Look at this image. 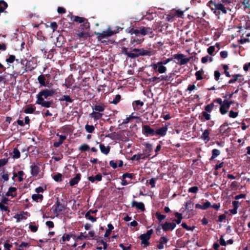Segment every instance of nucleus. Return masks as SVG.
I'll return each instance as SVG.
<instances>
[{"label": "nucleus", "mask_w": 250, "mask_h": 250, "mask_svg": "<svg viewBox=\"0 0 250 250\" xmlns=\"http://www.w3.org/2000/svg\"><path fill=\"white\" fill-rule=\"evenodd\" d=\"M85 129L87 132L92 133L94 130V127L92 125H86L85 126Z\"/></svg>", "instance_id": "nucleus-46"}, {"label": "nucleus", "mask_w": 250, "mask_h": 250, "mask_svg": "<svg viewBox=\"0 0 250 250\" xmlns=\"http://www.w3.org/2000/svg\"><path fill=\"white\" fill-rule=\"evenodd\" d=\"M140 35L144 36L146 35L151 34L152 33V29L150 27L140 26Z\"/></svg>", "instance_id": "nucleus-14"}, {"label": "nucleus", "mask_w": 250, "mask_h": 250, "mask_svg": "<svg viewBox=\"0 0 250 250\" xmlns=\"http://www.w3.org/2000/svg\"><path fill=\"white\" fill-rule=\"evenodd\" d=\"M62 206L60 202L58 201L57 202L56 204V206L54 209V212L57 215L62 210Z\"/></svg>", "instance_id": "nucleus-32"}, {"label": "nucleus", "mask_w": 250, "mask_h": 250, "mask_svg": "<svg viewBox=\"0 0 250 250\" xmlns=\"http://www.w3.org/2000/svg\"><path fill=\"white\" fill-rule=\"evenodd\" d=\"M203 73L204 71L203 69L196 72L195 75L197 80L199 81L203 79L202 74Z\"/></svg>", "instance_id": "nucleus-37"}, {"label": "nucleus", "mask_w": 250, "mask_h": 250, "mask_svg": "<svg viewBox=\"0 0 250 250\" xmlns=\"http://www.w3.org/2000/svg\"><path fill=\"white\" fill-rule=\"evenodd\" d=\"M17 188L15 187H10L9 188L8 191L6 193L5 196L9 197L11 196L12 197H15L17 196L16 191Z\"/></svg>", "instance_id": "nucleus-21"}, {"label": "nucleus", "mask_w": 250, "mask_h": 250, "mask_svg": "<svg viewBox=\"0 0 250 250\" xmlns=\"http://www.w3.org/2000/svg\"><path fill=\"white\" fill-rule=\"evenodd\" d=\"M138 118L136 116H133L132 115H130L128 117H127L124 120L123 122L122 123V125H125L128 123L132 119H134Z\"/></svg>", "instance_id": "nucleus-45"}, {"label": "nucleus", "mask_w": 250, "mask_h": 250, "mask_svg": "<svg viewBox=\"0 0 250 250\" xmlns=\"http://www.w3.org/2000/svg\"><path fill=\"white\" fill-rule=\"evenodd\" d=\"M82 23H83V24H81L80 25V29L81 30H84V29L89 30V29L90 23L88 22L87 19H86L85 20H84V21Z\"/></svg>", "instance_id": "nucleus-34"}, {"label": "nucleus", "mask_w": 250, "mask_h": 250, "mask_svg": "<svg viewBox=\"0 0 250 250\" xmlns=\"http://www.w3.org/2000/svg\"><path fill=\"white\" fill-rule=\"evenodd\" d=\"M110 166L113 168H116L118 166L121 167L123 165V162L122 161L119 160L117 161H110L109 162Z\"/></svg>", "instance_id": "nucleus-24"}, {"label": "nucleus", "mask_w": 250, "mask_h": 250, "mask_svg": "<svg viewBox=\"0 0 250 250\" xmlns=\"http://www.w3.org/2000/svg\"><path fill=\"white\" fill-rule=\"evenodd\" d=\"M27 212L22 211L20 214H16L14 218L16 219L17 222H20L22 220L26 219V217H25L24 215L27 214Z\"/></svg>", "instance_id": "nucleus-22"}, {"label": "nucleus", "mask_w": 250, "mask_h": 250, "mask_svg": "<svg viewBox=\"0 0 250 250\" xmlns=\"http://www.w3.org/2000/svg\"><path fill=\"white\" fill-rule=\"evenodd\" d=\"M167 126L168 125L165 124V125L163 127L155 129V136H165L166 134L167 131Z\"/></svg>", "instance_id": "nucleus-12"}, {"label": "nucleus", "mask_w": 250, "mask_h": 250, "mask_svg": "<svg viewBox=\"0 0 250 250\" xmlns=\"http://www.w3.org/2000/svg\"><path fill=\"white\" fill-rule=\"evenodd\" d=\"M45 80H46V79H45V75H40L38 77V81L39 82V83L42 86H47V83H45Z\"/></svg>", "instance_id": "nucleus-26"}, {"label": "nucleus", "mask_w": 250, "mask_h": 250, "mask_svg": "<svg viewBox=\"0 0 250 250\" xmlns=\"http://www.w3.org/2000/svg\"><path fill=\"white\" fill-rule=\"evenodd\" d=\"M142 133L146 136H155V130L147 125H142Z\"/></svg>", "instance_id": "nucleus-8"}, {"label": "nucleus", "mask_w": 250, "mask_h": 250, "mask_svg": "<svg viewBox=\"0 0 250 250\" xmlns=\"http://www.w3.org/2000/svg\"><path fill=\"white\" fill-rule=\"evenodd\" d=\"M168 241V239L166 237H161L160 239V243L163 244L167 243Z\"/></svg>", "instance_id": "nucleus-63"}, {"label": "nucleus", "mask_w": 250, "mask_h": 250, "mask_svg": "<svg viewBox=\"0 0 250 250\" xmlns=\"http://www.w3.org/2000/svg\"><path fill=\"white\" fill-rule=\"evenodd\" d=\"M150 66L152 67L154 71H157L161 74L164 73L167 71L166 67L164 66L163 64H160L159 62L156 63H152Z\"/></svg>", "instance_id": "nucleus-9"}, {"label": "nucleus", "mask_w": 250, "mask_h": 250, "mask_svg": "<svg viewBox=\"0 0 250 250\" xmlns=\"http://www.w3.org/2000/svg\"><path fill=\"white\" fill-rule=\"evenodd\" d=\"M71 20L73 21H75L76 22H78L80 23H82V22L84 21V20H85L86 19L81 17L78 16H73L72 14H71Z\"/></svg>", "instance_id": "nucleus-27"}, {"label": "nucleus", "mask_w": 250, "mask_h": 250, "mask_svg": "<svg viewBox=\"0 0 250 250\" xmlns=\"http://www.w3.org/2000/svg\"><path fill=\"white\" fill-rule=\"evenodd\" d=\"M162 229L165 231H168L169 230H172L176 227V224L174 223H170L166 222L164 224H161Z\"/></svg>", "instance_id": "nucleus-11"}, {"label": "nucleus", "mask_w": 250, "mask_h": 250, "mask_svg": "<svg viewBox=\"0 0 250 250\" xmlns=\"http://www.w3.org/2000/svg\"><path fill=\"white\" fill-rule=\"evenodd\" d=\"M85 217L86 219L91 221L92 222H95L96 221V218L90 215V211H88L86 213Z\"/></svg>", "instance_id": "nucleus-41"}, {"label": "nucleus", "mask_w": 250, "mask_h": 250, "mask_svg": "<svg viewBox=\"0 0 250 250\" xmlns=\"http://www.w3.org/2000/svg\"><path fill=\"white\" fill-rule=\"evenodd\" d=\"M106 107V106L104 103L96 104L92 106V109L93 111H95L101 113L103 112Z\"/></svg>", "instance_id": "nucleus-13"}, {"label": "nucleus", "mask_w": 250, "mask_h": 250, "mask_svg": "<svg viewBox=\"0 0 250 250\" xmlns=\"http://www.w3.org/2000/svg\"><path fill=\"white\" fill-rule=\"evenodd\" d=\"M128 48L125 46L122 47V53L126 55L127 57L134 59L142 56H150L152 55V51L150 50H145L144 48H130V51H128Z\"/></svg>", "instance_id": "nucleus-1"}, {"label": "nucleus", "mask_w": 250, "mask_h": 250, "mask_svg": "<svg viewBox=\"0 0 250 250\" xmlns=\"http://www.w3.org/2000/svg\"><path fill=\"white\" fill-rule=\"evenodd\" d=\"M220 154V152L218 149H214L212 151V156H218Z\"/></svg>", "instance_id": "nucleus-64"}, {"label": "nucleus", "mask_w": 250, "mask_h": 250, "mask_svg": "<svg viewBox=\"0 0 250 250\" xmlns=\"http://www.w3.org/2000/svg\"><path fill=\"white\" fill-rule=\"evenodd\" d=\"M79 149L82 152L87 151L90 150V147L87 144H83L80 146Z\"/></svg>", "instance_id": "nucleus-42"}, {"label": "nucleus", "mask_w": 250, "mask_h": 250, "mask_svg": "<svg viewBox=\"0 0 250 250\" xmlns=\"http://www.w3.org/2000/svg\"><path fill=\"white\" fill-rule=\"evenodd\" d=\"M62 174L61 173H58L56 175L53 176V179L56 182H60L62 181Z\"/></svg>", "instance_id": "nucleus-51"}, {"label": "nucleus", "mask_w": 250, "mask_h": 250, "mask_svg": "<svg viewBox=\"0 0 250 250\" xmlns=\"http://www.w3.org/2000/svg\"><path fill=\"white\" fill-rule=\"evenodd\" d=\"M90 116L94 120H99L103 117V114L95 111H93V112L90 114Z\"/></svg>", "instance_id": "nucleus-29"}, {"label": "nucleus", "mask_w": 250, "mask_h": 250, "mask_svg": "<svg viewBox=\"0 0 250 250\" xmlns=\"http://www.w3.org/2000/svg\"><path fill=\"white\" fill-rule=\"evenodd\" d=\"M35 110V107H33L32 104L28 105L26 108L24 110V112L26 114H32Z\"/></svg>", "instance_id": "nucleus-33"}, {"label": "nucleus", "mask_w": 250, "mask_h": 250, "mask_svg": "<svg viewBox=\"0 0 250 250\" xmlns=\"http://www.w3.org/2000/svg\"><path fill=\"white\" fill-rule=\"evenodd\" d=\"M0 209L2 211H9L7 205L1 203H0Z\"/></svg>", "instance_id": "nucleus-52"}, {"label": "nucleus", "mask_w": 250, "mask_h": 250, "mask_svg": "<svg viewBox=\"0 0 250 250\" xmlns=\"http://www.w3.org/2000/svg\"><path fill=\"white\" fill-rule=\"evenodd\" d=\"M153 230L152 229L148 230L146 233L141 234L140 236V238L142 240V244L147 246L149 245L148 240L151 238V236L153 233Z\"/></svg>", "instance_id": "nucleus-7"}, {"label": "nucleus", "mask_w": 250, "mask_h": 250, "mask_svg": "<svg viewBox=\"0 0 250 250\" xmlns=\"http://www.w3.org/2000/svg\"><path fill=\"white\" fill-rule=\"evenodd\" d=\"M238 115V112H234L233 110H230L229 113V117L230 118H235Z\"/></svg>", "instance_id": "nucleus-53"}, {"label": "nucleus", "mask_w": 250, "mask_h": 250, "mask_svg": "<svg viewBox=\"0 0 250 250\" xmlns=\"http://www.w3.org/2000/svg\"><path fill=\"white\" fill-rule=\"evenodd\" d=\"M32 199L33 201L37 202H41L42 200L43 196L42 194H34L32 196Z\"/></svg>", "instance_id": "nucleus-31"}, {"label": "nucleus", "mask_w": 250, "mask_h": 250, "mask_svg": "<svg viewBox=\"0 0 250 250\" xmlns=\"http://www.w3.org/2000/svg\"><path fill=\"white\" fill-rule=\"evenodd\" d=\"M172 12L175 17L176 16L177 17H182V16L184 15V12L180 10H176Z\"/></svg>", "instance_id": "nucleus-48"}, {"label": "nucleus", "mask_w": 250, "mask_h": 250, "mask_svg": "<svg viewBox=\"0 0 250 250\" xmlns=\"http://www.w3.org/2000/svg\"><path fill=\"white\" fill-rule=\"evenodd\" d=\"M155 216L160 222H162L166 217V215L161 214L160 212H156Z\"/></svg>", "instance_id": "nucleus-43"}, {"label": "nucleus", "mask_w": 250, "mask_h": 250, "mask_svg": "<svg viewBox=\"0 0 250 250\" xmlns=\"http://www.w3.org/2000/svg\"><path fill=\"white\" fill-rule=\"evenodd\" d=\"M102 179V176L101 174H99L95 176H89L88 177V180L92 183H94L96 181H101Z\"/></svg>", "instance_id": "nucleus-25"}, {"label": "nucleus", "mask_w": 250, "mask_h": 250, "mask_svg": "<svg viewBox=\"0 0 250 250\" xmlns=\"http://www.w3.org/2000/svg\"><path fill=\"white\" fill-rule=\"evenodd\" d=\"M125 31L126 32L128 33L131 35H135V38L132 37L130 38V40L129 41V42L130 43V44H134V46L135 44H140L143 42L144 39H140V38H141L140 36V27H134L133 26H130L126 28Z\"/></svg>", "instance_id": "nucleus-2"}, {"label": "nucleus", "mask_w": 250, "mask_h": 250, "mask_svg": "<svg viewBox=\"0 0 250 250\" xmlns=\"http://www.w3.org/2000/svg\"><path fill=\"white\" fill-rule=\"evenodd\" d=\"M185 55L183 54H176L173 55V58L177 60L180 61L178 64L180 65H183L188 62L192 57L188 58H184Z\"/></svg>", "instance_id": "nucleus-6"}, {"label": "nucleus", "mask_w": 250, "mask_h": 250, "mask_svg": "<svg viewBox=\"0 0 250 250\" xmlns=\"http://www.w3.org/2000/svg\"><path fill=\"white\" fill-rule=\"evenodd\" d=\"M120 43H121V45H127V44H128V45L131 44L130 43H129V41L127 40V38H124L123 39H122L120 41Z\"/></svg>", "instance_id": "nucleus-55"}, {"label": "nucleus", "mask_w": 250, "mask_h": 250, "mask_svg": "<svg viewBox=\"0 0 250 250\" xmlns=\"http://www.w3.org/2000/svg\"><path fill=\"white\" fill-rule=\"evenodd\" d=\"M198 190V188L197 187H192L188 188V191L189 192L196 193Z\"/></svg>", "instance_id": "nucleus-57"}, {"label": "nucleus", "mask_w": 250, "mask_h": 250, "mask_svg": "<svg viewBox=\"0 0 250 250\" xmlns=\"http://www.w3.org/2000/svg\"><path fill=\"white\" fill-rule=\"evenodd\" d=\"M121 99V95L120 94H117L115 96V97L114 98L113 100L112 101H109V103L110 104H118L120 102Z\"/></svg>", "instance_id": "nucleus-38"}, {"label": "nucleus", "mask_w": 250, "mask_h": 250, "mask_svg": "<svg viewBox=\"0 0 250 250\" xmlns=\"http://www.w3.org/2000/svg\"><path fill=\"white\" fill-rule=\"evenodd\" d=\"M175 216L177 218V219L174 220V221H175L178 224H180L183 218L182 215L181 213L176 212L175 213Z\"/></svg>", "instance_id": "nucleus-44"}, {"label": "nucleus", "mask_w": 250, "mask_h": 250, "mask_svg": "<svg viewBox=\"0 0 250 250\" xmlns=\"http://www.w3.org/2000/svg\"><path fill=\"white\" fill-rule=\"evenodd\" d=\"M220 75H221V74L219 71L216 70L214 71V79L216 81H218L219 80Z\"/></svg>", "instance_id": "nucleus-61"}, {"label": "nucleus", "mask_w": 250, "mask_h": 250, "mask_svg": "<svg viewBox=\"0 0 250 250\" xmlns=\"http://www.w3.org/2000/svg\"><path fill=\"white\" fill-rule=\"evenodd\" d=\"M202 116L203 118H204V120H203V118H202L201 120L202 121H208L210 119V115L206 111H203L202 112Z\"/></svg>", "instance_id": "nucleus-39"}, {"label": "nucleus", "mask_w": 250, "mask_h": 250, "mask_svg": "<svg viewBox=\"0 0 250 250\" xmlns=\"http://www.w3.org/2000/svg\"><path fill=\"white\" fill-rule=\"evenodd\" d=\"M210 130L206 129L204 130L203 133L201 136V138L204 140L206 143H207L210 141L209 137Z\"/></svg>", "instance_id": "nucleus-20"}, {"label": "nucleus", "mask_w": 250, "mask_h": 250, "mask_svg": "<svg viewBox=\"0 0 250 250\" xmlns=\"http://www.w3.org/2000/svg\"><path fill=\"white\" fill-rule=\"evenodd\" d=\"M145 146V151L146 153L147 154V156H149L151 155L150 153L152 151L153 146L151 144L149 143H146Z\"/></svg>", "instance_id": "nucleus-28"}, {"label": "nucleus", "mask_w": 250, "mask_h": 250, "mask_svg": "<svg viewBox=\"0 0 250 250\" xmlns=\"http://www.w3.org/2000/svg\"><path fill=\"white\" fill-rule=\"evenodd\" d=\"M20 151L23 152L25 151V149L22 148L21 145H18L14 148L12 156H20Z\"/></svg>", "instance_id": "nucleus-19"}, {"label": "nucleus", "mask_w": 250, "mask_h": 250, "mask_svg": "<svg viewBox=\"0 0 250 250\" xmlns=\"http://www.w3.org/2000/svg\"><path fill=\"white\" fill-rule=\"evenodd\" d=\"M81 176L80 173H78L73 178L71 179L69 182L70 186H73L77 184L81 179Z\"/></svg>", "instance_id": "nucleus-23"}, {"label": "nucleus", "mask_w": 250, "mask_h": 250, "mask_svg": "<svg viewBox=\"0 0 250 250\" xmlns=\"http://www.w3.org/2000/svg\"><path fill=\"white\" fill-rule=\"evenodd\" d=\"M237 76H235V74L233 75L232 77H233L232 79H230L228 82V84H231L234 83L235 82H238V79L237 78Z\"/></svg>", "instance_id": "nucleus-58"}, {"label": "nucleus", "mask_w": 250, "mask_h": 250, "mask_svg": "<svg viewBox=\"0 0 250 250\" xmlns=\"http://www.w3.org/2000/svg\"><path fill=\"white\" fill-rule=\"evenodd\" d=\"M172 80L171 76H161V81H170Z\"/></svg>", "instance_id": "nucleus-62"}, {"label": "nucleus", "mask_w": 250, "mask_h": 250, "mask_svg": "<svg viewBox=\"0 0 250 250\" xmlns=\"http://www.w3.org/2000/svg\"><path fill=\"white\" fill-rule=\"evenodd\" d=\"M215 51V47L214 46H209L208 48V50H207V52L210 55H213V53Z\"/></svg>", "instance_id": "nucleus-54"}, {"label": "nucleus", "mask_w": 250, "mask_h": 250, "mask_svg": "<svg viewBox=\"0 0 250 250\" xmlns=\"http://www.w3.org/2000/svg\"><path fill=\"white\" fill-rule=\"evenodd\" d=\"M29 228L32 232H35L38 230V226L35 225H30Z\"/></svg>", "instance_id": "nucleus-60"}, {"label": "nucleus", "mask_w": 250, "mask_h": 250, "mask_svg": "<svg viewBox=\"0 0 250 250\" xmlns=\"http://www.w3.org/2000/svg\"><path fill=\"white\" fill-rule=\"evenodd\" d=\"M99 147L101 152L105 155L107 154L109 152L110 147L109 146H105L104 144H101Z\"/></svg>", "instance_id": "nucleus-30"}, {"label": "nucleus", "mask_w": 250, "mask_h": 250, "mask_svg": "<svg viewBox=\"0 0 250 250\" xmlns=\"http://www.w3.org/2000/svg\"><path fill=\"white\" fill-rule=\"evenodd\" d=\"M118 32V31H112L110 28L109 27L107 30L103 31L102 33L95 32V34L97 36V39L99 41L104 42L105 41L103 40V39L110 37Z\"/></svg>", "instance_id": "nucleus-5"}, {"label": "nucleus", "mask_w": 250, "mask_h": 250, "mask_svg": "<svg viewBox=\"0 0 250 250\" xmlns=\"http://www.w3.org/2000/svg\"><path fill=\"white\" fill-rule=\"evenodd\" d=\"M59 100L61 102L65 101L70 103L73 102V99H71L69 95H63L62 97L59 99Z\"/></svg>", "instance_id": "nucleus-35"}, {"label": "nucleus", "mask_w": 250, "mask_h": 250, "mask_svg": "<svg viewBox=\"0 0 250 250\" xmlns=\"http://www.w3.org/2000/svg\"><path fill=\"white\" fill-rule=\"evenodd\" d=\"M30 168L31 175L33 176H37L40 170V167L34 164L30 166Z\"/></svg>", "instance_id": "nucleus-18"}, {"label": "nucleus", "mask_w": 250, "mask_h": 250, "mask_svg": "<svg viewBox=\"0 0 250 250\" xmlns=\"http://www.w3.org/2000/svg\"><path fill=\"white\" fill-rule=\"evenodd\" d=\"M181 226L183 227V228H184L187 230H193L195 228V227H194V226H193L192 227L188 226V225L185 223H183L182 224Z\"/></svg>", "instance_id": "nucleus-56"}, {"label": "nucleus", "mask_w": 250, "mask_h": 250, "mask_svg": "<svg viewBox=\"0 0 250 250\" xmlns=\"http://www.w3.org/2000/svg\"><path fill=\"white\" fill-rule=\"evenodd\" d=\"M36 104L41 105V106L49 108L52 107V105L54 104L53 100L45 101L44 100L36 101Z\"/></svg>", "instance_id": "nucleus-10"}, {"label": "nucleus", "mask_w": 250, "mask_h": 250, "mask_svg": "<svg viewBox=\"0 0 250 250\" xmlns=\"http://www.w3.org/2000/svg\"><path fill=\"white\" fill-rule=\"evenodd\" d=\"M132 208L135 207L137 209L144 211L145 209V205L142 202H137L135 201H133L131 204Z\"/></svg>", "instance_id": "nucleus-15"}, {"label": "nucleus", "mask_w": 250, "mask_h": 250, "mask_svg": "<svg viewBox=\"0 0 250 250\" xmlns=\"http://www.w3.org/2000/svg\"><path fill=\"white\" fill-rule=\"evenodd\" d=\"M78 35L80 38H83V39H86L88 37V32L82 31V32H79V33L78 34Z\"/></svg>", "instance_id": "nucleus-47"}, {"label": "nucleus", "mask_w": 250, "mask_h": 250, "mask_svg": "<svg viewBox=\"0 0 250 250\" xmlns=\"http://www.w3.org/2000/svg\"><path fill=\"white\" fill-rule=\"evenodd\" d=\"M55 93V90L54 89H44L42 90L37 95V101L47 99L49 97L53 96Z\"/></svg>", "instance_id": "nucleus-4"}, {"label": "nucleus", "mask_w": 250, "mask_h": 250, "mask_svg": "<svg viewBox=\"0 0 250 250\" xmlns=\"http://www.w3.org/2000/svg\"><path fill=\"white\" fill-rule=\"evenodd\" d=\"M241 3L243 5L245 10L250 7V0H241Z\"/></svg>", "instance_id": "nucleus-40"}, {"label": "nucleus", "mask_w": 250, "mask_h": 250, "mask_svg": "<svg viewBox=\"0 0 250 250\" xmlns=\"http://www.w3.org/2000/svg\"><path fill=\"white\" fill-rule=\"evenodd\" d=\"M229 107L230 106L224 100V104L220 106L219 111L222 115H225L228 112Z\"/></svg>", "instance_id": "nucleus-16"}, {"label": "nucleus", "mask_w": 250, "mask_h": 250, "mask_svg": "<svg viewBox=\"0 0 250 250\" xmlns=\"http://www.w3.org/2000/svg\"><path fill=\"white\" fill-rule=\"evenodd\" d=\"M214 106V104L213 103H210L205 106V111L207 112L210 113L212 110L213 107Z\"/></svg>", "instance_id": "nucleus-36"}, {"label": "nucleus", "mask_w": 250, "mask_h": 250, "mask_svg": "<svg viewBox=\"0 0 250 250\" xmlns=\"http://www.w3.org/2000/svg\"><path fill=\"white\" fill-rule=\"evenodd\" d=\"M207 6L209 7L211 11L216 15H217V11L221 12L223 14H226L227 13L226 8L222 3H216L212 0H210L208 2Z\"/></svg>", "instance_id": "nucleus-3"}, {"label": "nucleus", "mask_w": 250, "mask_h": 250, "mask_svg": "<svg viewBox=\"0 0 250 250\" xmlns=\"http://www.w3.org/2000/svg\"><path fill=\"white\" fill-rule=\"evenodd\" d=\"M228 126V124L227 122H225L223 124H222L219 128V133L220 134H221L222 135H226L229 134H231V133H230V132H226L227 130L229 128H227V127Z\"/></svg>", "instance_id": "nucleus-17"}, {"label": "nucleus", "mask_w": 250, "mask_h": 250, "mask_svg": "<svg viewBox=\"0 0 250 250\" xmlns=\"http://www.w3.org/2000/svg\"><path fill=\"white\" fill-rule=\"evenodd\" d=\"M16 60L15 56L13 55H10L8 58L6 59V61L8 63H12Z\"/></svg>", "instance_id": "nucleus-50"}, {"label": "nucleus", "mask_w": 250, "mask_h": 250, "mask_svg": "<svg viewBox=\"0 0 250 250\" xmlns=\"http://www.w3.org/2000/svg\"><path fill=\"white\" fill-rule=\"evenodd\" d=\"M174 17H175L174 15L173 12L172 11L171 13H170L169 14H168L167 15L166 20L167 21L172 22L173 21V19H174Z\"/></svg>", "instance_id": "nucleus-49"}, {"label": "nucleus", "mask_w": 250, "mask_h": 250, "mask_svg": "<svg viewBox=\"0 0 250 250\" xmlns=\"http://www.w3.org/2000/svg\"><path fill=\"white\" fill-rule=\"evenodd\" d=\"M186 209L189 210L193 207V204L189 201L185 203Z\"/></svg>", "instance_id": "nucleus-59"}]
</instances>
